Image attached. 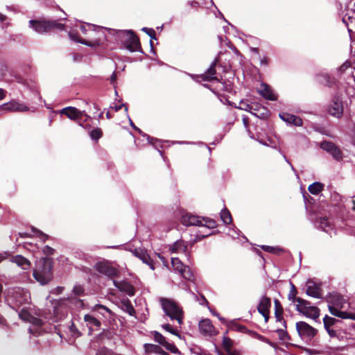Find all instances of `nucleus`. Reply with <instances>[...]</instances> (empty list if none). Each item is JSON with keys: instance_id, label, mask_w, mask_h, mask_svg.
I'll return each mask as SVG.
<instances>
[{"instance_id": "1", "label": "nucleus", "mask_w": 355, "mask_h": 355, "mask_svg": "<svg viewBox=\"0 0 355 355\" xmlns=\"http://www.w3.org/2000/svg\"><path fill=\"white\" fill-rule=\"evenodd\" d=\"M53 260L51 258H42L33 270L34 278L42 285L47 284L53 279Z\"/></svg>"}, {"instance_id": "2", "label": "nucleus", "mask_w": 355, "mask_h": 355, "mask_svg": "<svg viewBox=\"0 0 355 355\" xmlns=\"http://www.w3.org/2000/svg\"><path fill=\"white\" fill-rule=\"evenodd\" d=\"M116 38L130 51H141L139 38L132 31H119Z\"/></svg>"}, {"instance_id": "3", "label": "nucleus", "mask_w": 355, "mask_h": 355, "mask_svg": "<svg viewBox=\"0 0 355 355\" xmlns=\"http://www.w3.org/2000/svg\"><path fill=\"white\" fill-rule=\"evenodd\" d=\"M89 27L93 28L92 33L98 35V36L95 37L94 40H87L85 39H83L80 37L78 33L71 32L69 33V36L70 39L89 47L100 46L102 44L103 40L105 39L104 28L103 27L97 26H89Z\"/></svg>"}, {"instance_id": "4", "label": "nucleus", "mask_w": 355, "mask_h": 355, "mask_svg": "<svg viewBox=\"0 0 355 355\" xmlns=\"http://www.w3.org/2000/svg\"><path fill=\"white\" fill-rule=\"evenodd\" d=\"M29 24L31 27L40 34L47 33L55 30L63 31L65 28V25L58 20L32 19L30 20Z\"/></svg>"}, {"instance_id": "5", "label": "nucleus", "mask_w": 355, "mask_h": 355, "mask_svg": "<svg viewBox=\"0 0 355 355\" xmlns=\"http://www.w3.org/2000/svg\"><path fill=\"white\" fill-rule=\"evenodd\" d=\"M161 303L165 313L171 320H175L179 324L183 322V311L173 300L167 298H162Z\"/></svg>"}, {"instance_id": "6", "label": "nucleus", "mask_w": 355, "mask_h": 355, "mask_svg": "<svg viewBox=\"0 0 355 355\" xmlns=\"http://www.w3.org/2000/svg\"><path fill=\"white\" fill-rule=\"evenodd\" d=\"M299 336L302 339L311 340L318 334V330L304 321H299L295 324Z\"/></svg>"}, {"instance_id": "7", "label": "nucleus", "mask_w": 355, "mask_h": 355, "mask_svg": "<svg viewBox=\"0 0 355 355\" xmlns=\"http://www.w3.org/2000/svg\"><path fill=\"white\" fill-rule=\"evenodd\" d=\"M94 269L110 279L116 277L119 275V270L108 261L97 262L94 266Z\"/></svg>"}, {"instance_id": "8", "label": "nucleus", "mask_w": 355, "mask_h": 355, "mask_svg": "<svg viewBox=\"0 0 355 355\" xmlns=\"http://www.w3.org/2000/svg\"><path fill=\"white\" fill-rule=\"evenodd\" d=\"M60 113L61 114H64L70 119L71 120H73L78 123L79 125L82 127L84 126V121H82L83 116H86L87 118H89V116H88L85 111H80L78 109H77L75 107H67L63 109H62L60 111Z\"/></svg>"}, {"instance_id": "9", "label": "nucleus", "mask_w": 355, "mask_h": 355, "mask_svg": "<svg viewBox=\"0 0 355 355\" xmlns=\"http://www.w3.org/2000/svg\"><path fill=\"white\" fill-rule=\"evenodd\" d=\"M306 304H300L296 305V310L302 313L307 318H312L313 320H316L320 316V309L317 306H311V303L309 301H307Z\"/></svg>"}, {"instance_id": "10", "label": "nucleus", "mask_w": 355, "mask_h": 355, "mask_svg": "<svg viewBox=\"0 0 355 355\" xmlns=\"http://www.w3.org/2000/svg\"><path fill=\"white\" fill-rule=\"evenodd\" d=\"M218 60L216 59L210 65L209 69L202 74L200 75V78L203 81L211 82L216 80L221 83L222 76L218 74L216 72V65L218 64Z\"/></svg>"}, {"instance_id": "11", "label": "nucleus", "mask_w": 355, "mask_h": 355, "mask_svg": "<svg viewBox=\"0 0 355 355\" xmlns=\"http://www.w3.org/2000/svg\"><path fill=\"white\" fill-rule=\"evenodd\" d=\"M320 148L330 153L337 161L343 159V152L334 143L329 141H324L320 143Z\"/></svg>"}, {"instance_id": "12", "label": "nucleus", "mask_w": 355, "mask_h": 355, "mask_svg": "<svg viewBox=\"0 0 355 355\" xmlns=\"http://www.w3.org/2000/svg\"><path fill=\"white\" fill-rule=\"evenodd\" d=\"M271 306L270 298L267 296H263L258 304V312L261 314L266 322H268L270 318V308Z\"/></svg>"}, {"instance_id": "13", "label": "nucleus", "mask_w": 355, "mask_h": 355, "mask_svg": "<svg viewBox=\"0 0 355 355\" xmlns=\"http://www.w3.org/2000/svg\"><path fill=\"white\" fill-rule=\"evenodd\" d=\"M329 113L337 118H340L343 113L342 100L338 96H334L332 103L329 107Z\"/></svg>"}, {"instance_id": "14", "label": "nucleus", "mask_w": 355, "mask_h": 355, "mask_svg": "<svg viewBox=\"0 0 355 355\" xmlns=\"http://www.w3.org/2000/svg\"><path fill=\"white\" fill-rule=\"evenodd\" d=\"M2 110L10 112H26L29 110V107L23 103H20L16 101H11L8 103H3L1 106Z\"/></svg>"}, {"instance_id": "15", "label": "nucleus", "mask_w": 355, "mask_h": 355, "mask_svg": "<svg viewBox=\"0 0 355 355\" xmlns=\"http://www.w3.org/2000/svg\"><path fill=\"white\" fill-rule=\"evenodd\" d=\"M199 329L202 334L205 336H215L217 331L209 319H204L199 322Z\"/></svg>"}, {"instance_id": "16", "label": "nucleus", "mask_w": 355, "mask_h": 355, "mask_svg": "<svg viewBox=\"0 0 355 355\" xmlns=\"http://www.w3.org/2000/svg\"><path fill=\"white\" fill-rule=\"evenodd\" d=\"M322 288L320 285L312 280L309 279L306 282V293L315 298H322Z\"/></svg>"}, {"instance_id": "17", "label": "nucleus", "mask_w": 355, "mask_h": 355, "mask_svg": "<svg viewBox=\"0 0 355 355\" xmlns=\"http://www.w3.org/2000/svg\"><path fill=\"white\" fill-rule=\"evenodd\" d=\"M133 254L141 259L144 263L150 266L152 270L155 269L154 261L148 254L147 250L141 248H136L132 252Z\"/></svg>"}, {"instance_id": "18", "label": "nucleus", "mask_w": 355, "mask_h": 355, "mask_svg": "<svg viewBox=\"0 0 355 355\" xmlns=\"http://www.w3.org/2000/svg\"><path fill=\"white\" fill-rule=\"evenodd\" d=\"M251 110H252L251 114L259 119H265L270 116L269 110L260 103H252V107H251Z\"/></svg>"}, {"instance_id": "19", "label": "nucleus", "mask_w": 355, "mask_h": 355, "mask_svg": "<svg viewBox=\"0 0 355 355\" xmlns=\"http://www.w3.org/2000/svg\"><path fill=\"white\" fill-rule=\"evenodd\" d=\"M279 117L281 119H282L284 121L286 122L288 124H292L295 126L302 125V120L298 116L287 112H282L279 114Z\"/></svg>"}, {"instance_id": "20", "label": "nucleus", "mask_w": 355, "mask_h": 355, "mask_svg": "<svg viewBox=\"0 0 355 355\" xmlns=\"http://www.w3.org/2000/svg\"><path fill=\"white\" fill-rule=\"evenodd\" d=\"M84 321L86 324V326L89 328V334H92V331H94V327L96 330L101 328V321L90 314H85L84 315Z\"/></svg>"}, {"instance_id": "21", "label": "nucleus", "mask_w": 355, "mask_h": 355, "mask_svg": "<svg viewBox=\"0 0 355 355\" xmlns=\"http://www.w3.org/2000/svg\"><path fill=\"white\" fill-rule=\"evenodd\" d=\"M181 222L186 226L197 225L200 226L202 225V220L198 216L192 215L191 214H186L182 216Z\"/></svg>"}, {"instance_id": "22", "label": "nucleus", "mask_w": 355, "mask_h": 355, "mask_svg": "<svg viewBox=\"0 0 355 355\" xmlns=\"http://www.w3.org/2000/svg\"><path fill=\"white\" fill-rule=\"evenodd\" d=\"M114 284L121 291L126 293L130 296L135 295V288L130 283L126 281H114Z\"/></svg>"}, {"instance_id": "23", "label": "nucleus", "mask_w": 355, "mask_h": 355, "mask_svg": "<svg viewBox=\"0 0 355 355\" xmlns=\"http://www.w3.org/2000/svg\"><path fill=\"white\" fill-rule=\"evenodd\" d=\"M229 329L246 334L252 336L254 338H257L259 336L257 332L251 331L248 329L245 326L239 324L236 322H232L229 326Z\"/></svg>"}, {"instance_id": "24", "label": "nucleus", "mask_w": 355, "mask_h": 355, "mask_svg": "<svg viewBox=\"0 0 355 355\" xmlns=\"http://www.w3.org/2000/svg\"><path fill=\"white\" fill-rule=\"evenodd\" d=\"M170 250L171 252L173 253H184L187 256L190 255V253L187 250L186 242L183 240H178L175 241L170 248Z\"/></svg>"}, {"instance_id": "25", "label": "nucleus", "mask_w": 355, "mask_h": 355, "mask_svg": "<svg viewBox=\"0 0 355 355\" xmlns=\"http://www.w3.org/2000/svg\"><path fill=\"white\" fill-rule=\"evenodd\" d=\"M275 317L276 318L277 322H280L283 323V326L285 329H286V322L283 318L284 309L278 300H275Z\"/></svg>"}, {"instance_id": "26", "label": "nucleus", "mask_w": 355, "mask_h": 355, "mask_svg": "<svg viewBox=\"0 0 355 355\" xmlns=\"http://www.w3.org/2000/svg\"><path fill=\"white\" fill-rule=\"evenodd\" d=\"M291 286L290 292L288 295V299L290 301H291L293 303L297 302V304H300L302 303L307 304L306 300H304L300 297H297V288L293 284L291 283Z\"/></svg>"}, {"instance_id": "27", "label": "nucleus", "mask_w": 355, "mask_h": 355, "mask_svg": "<svg viewBox=\"0 0 355 355\" xmlns=\"http://www.w3.org/2000/svg\"><path fill=\"white\" fill-rule=\"evenodd\" d=\"M12 261L24 270H28L31 267V262L21 255H16L12 258Z\"/></svg>"}, {"instance_id": "28", "label": "nucleus", "mask_w": 355, "mask_h": 355, "mask_svg": "<svg viewBox=\"0 0 355 355\" xmlns=\"http://www.w3.org/2000/svg\"><path fill=\"white\" fill-rule=\"evenodd\" d=\"M263 87L260 91L259 94L266 99L270 101L277 100V96L273 94L272 89L270 86L266 84H262Z\"/></svg>"}, {"instance_id": "29", "label": "nucleus", "mask_w": 355, "mask_h": 355, "mask_svg": "<svg viewBox=\"0 0 355 355\" xmlns=\"http://www.w3.org/2000/svg\"><path fill=\"white\" fill-rule=\"evenodd\" d=\"M342 20H343V22L347 27L349 33H353L354 30L355 29V17L354 16L345 15L343 17Z\"/></svg>"}, {"instance_id": "30", "label": "nucleus", "mask_w": 355, "mask_h": 355, "mask_svg": "<svg viewBox=\"0 0 355 355\" xmlns=\"http://www.w3.org/2000/svg\"><path fill=\"white\" fill-rule=\"evenodd\" d=\"M315 223L318 224V227L322 230L324 232H329V229H330V223L328 221V218L327 217L317 218Z\"/></svg>"}, {"instance_id": "31", "label": "nucleus", "mask_w": 355, "mask_h": 355, "mask_svg": "<svg viewBox=\"0 0 355 355\" xmlns=\"http://www.w3.org/2000/svg\"><path fill=\"white\" fill-rule=\"evenodd\" d=\"M324 189V184L319 182H315L308 187L309 191L313 195L319 194Z\"/></svg>"}, {"instance_id": "32", "label": "nucleus", "mask_w": 355, "mask_h": 355, "mask_svg": "<svg viewBox=\"0 0 355 355\" xmlns=\"http://www.w3.org/2000/svg\"><path fill=\"white\" fill-rule=\"evenodd\" d=\"M29 298V295L27 293L23 292V291H21L20 293H16L15 299L17 306L27 303Z\"/></svg>"}, {"instance_id": "33", "label": "nucleus", "mask_w": 355, "mask_h": 355, "mask_svg": "<svg viewBox=\"0 0 355 355\" xmlns=\"http://www.w3.org/2000/svg\"><path fill=\"white\" fill-rule=\"evenodd\" d=\"M220 218L226 225H229L232 222V215L230 214V211L227 208H224L221 211Z\"/></svg>"}, {"instance_id": "34", "label": "nucleus", "mask_w": 355, "mask_h": 355, "mask_svg": "<svg viewBox=\"0 0 355 355\" xmlns=\"http://www.w3.org/2000/svg\"><path fill=\"white\" fill-rule=\"evenodd\" d=\"M144 348L146 353L159 354V352H162L161 347L154 344H145Z\"/></svg>"}, {"instance_id": "35", "label": "nucleus", "mask_w": 355, "mask_h": 355, "mask_svg": "<svg viewBox=\"0 0 355 355\" xmlns=\"http://www.w3.org/2000/svg\"><path fill=\"white\" fill-rule=\"evenodd\" d=\"M261 248L265 252L272 253L275 254H279L283 252L282 248L278 247H272L269 245H261Z\"/></svg>"}, {"instance_id": "36", "label": "nucleus", "mask_w": 355, "mask_h": 355, "mask_svg": "<svg viewBox=\"0 0 355 355\" xmlns=\"http://www.w3.org/2000/svg\"><path fill=\"white\" fill-rule=\"evenodd\" d=\"M180 273L185 279L192 281L194 279L193 273L188 266H185Z\"/></svg>"}, {"instance_id": "37", "label": "nucleus", "mask_w": 355, "mask_h": 355, "mask_svg": "<svg viewBox=\"0 0 355 355\" xmlns=\"http://www.w3.org/2000/svg\"><path fill=\"white\" fill-rule=\"evenodd\" d=\"M90 137L95 141H98L103 137V131L100 128H96L89 132Z\"/></svg>"}, {"instance_id": "38", "label": "nucleus", "mask_w": 355, "mask_h": 355, "mask_svg": "<svg viewBox=\"0 0 355 355\" xmlns=\"http://www.w3.org/2000/svg\"><path fill=\"white\" fill-rule=\"evenodd\" d=\"M204 221L205 223L202 224V226L207 227L209 229H213L217 227V223L215 220L208 218V217H203L202 218V222Z\"/></svg>"}, {"instance_id": "39", "label": "nucleus", "mask_w": 355, "mask_h": 355, "mask_svg": "<svg viewBox=\"0 0 355 355\" xmlns=\"http://www.w3.org/2000/svg\"><path fill=\"white\" fill-rule=\"evenodd\" d=\"M337 321L338 320L336 318L329 317L326 315L323 318V323L325 329L328 330V328H330V327L333 326Z\"/></svg>"}, {"instance_id": "40", "label": "nucleus", "mask_w": 355, "mask_h": 355, "mask_svg": "<svg viewBox=\"0 0 355 355\" xmlns=\"http://www.w3.org/2000/svg\"><path fill=\"white\" fill-rule=\"evenodd\" d=\"M233 341L229 337L224 336L223 340V347L227 352H231L232 348Z\"/></svg>"}, {"instance_id": "41", "label": "nucleus", "mask_w": 355, "mask_h": 355, "mask_svg": "<svg viewBox=\"0 0 355 355\" xmlns=\"http://www.w3.org/2000/svg\"><path fill=\"white\" fill-rule=\"evenodd\" d=\"M171 263L174 268L180 272L183 268L186 266L182 264V263L178 258H173L171 260Z\"/></svg>"}, {"instance_id": "42", "label": "nucleus", "mask_w": 355, "mask_h": 355, "mask_svg": "<svg viewBox=\"0 0 355 355\" xmlns=\"http://www.w3.org/2000/svg\"><path fill=\"white\" fill-rule=\"evenodd\" d=\"M276 332L277 333L281 340H291V336L288 335L285 328L277 329L276 330Z\"/></svg>"}, {"instance_id": "43", "label": "nucleus", "mask_w": 355, "mask_h": 355, "mask_svg": "<svg viewBox=\"0 0 355 355\" xmlns=\"http://www.w3.org/2000/svg\"><path fill=\"white\" fill-rule=\"evenodd\" d=\"M93 311H97L102 314L103 315H104L103 311H105L106 313H112L110 309H109L107 307L102 304H96L93 308Z\"/></svg>"}, {"instance_id": "44", "label": "nucleus", "mask_w": 355, "mask_h": 355, "mask_svg": "<svg viewBox=\"0 0 355 355\" xmlns=\"http://www.w3.org/2000/svg\"><path fill=\"white\" fill-rule=\"evenodd\" d=\"M19 317L24 321L29 322L31 320L32 315L27 310L22 309L19 313Z\"/></svg>"}, {"instance_id": "45", "label": "nucleus", "mask_w": 355, "mask_h": 355, "mask_svg": "<svg viewBox=\"0 0 355 355\" xmlns=\"http://www.w3.org/2000/svg\"><path fill=\"white\" fill-rule=\"evenodd\" d=\"M155 340L162 345V346L166 343V340L165 337H164L158 331H155L153 334Z\"/></svg>"}, {"instance_id": "46", "label": "nucleus", "mask_w": 355, "mask_h": 355, "mask_svg": "<svg viewBox=\"0 0 355 355\" xmlns=\"http://www.w3.org/2000/svg\"><path fill=\"white\" fill-rule=\"evenodd\" d=\"M96 355H114V352L106 347L99 348Z\"/></svg>"}, {"instance_id": "47", "label": "nucleus", "mask_w": 355, "mask_h": 355, "mask_svg": "<svg viewBox=\"0 0 355 355\" xmlns=\"http://www.w3.org/2000/svg\"><path fill=\"white\" fill-rule=\"evenodd\" d=\"M338 318H343V319H352L355 320V313H347L346 311H341L338 313Z\"/></svg>"}, {"instance_id": "48", "label": "nucleus", "mask_w": 355, "mask_h": 355, "mask_svg": "<svg viewBox=\"0 0 355 355\" xmlns=\"http://www.w3.org/2000/svg\"><path fill=\"white\" fill-rule=\"evenodd\" d=\"M167 350L170 351L171 353L177 354L180 353L179 349L173 343H169L167 341L163 345Z\"/></svg>"}, {"instance_id": "49", "label": "nucleus", "mask_w": 355, "mask_h": 355, "mask_svg": "<svg viewBox=\"0 0 355 355\" xmlns=\"http://www.w3.org/2000/svg\"><path fill=\"white\" fill-rule=\"evenodd\" d=\"M69 332L71 333V335L73 337H79L81 336V333L76 327L73 322H71V324L69 326Z\"/></svg>"}, {"instance_id": "50", "label": "nucleus", "mask_w": 355, "mask_h": 355, "mask_svg": "<svg viewBox=\"0 0 355 355\" xmlns=\"http://www.w3.org/2000/svg\"><path fill=\"white\" fill-rule=\"evenodd\" d=\"M114 334L109 330L101 332L97 337L98 340H102L103 338L112 339Z\"/></svg>"}, {"instance_id": "51", "label": "nucleus", "mask_w": 355, "mask_h": 355, "mask_svg": "<svg viewBox=\"0 0 355 355\" xmlns=\"http://www.w3.org/2000/svg\"><path fill=\"white\" fill-rule=\"evenodd\" d=\"M29 322H31L34 327H42L44 324V322L42 319L34 317L33 315L31 317V320H29Z\"/></svg>"}, {"instance_id": "52", "label": "nucleus", "mask_w": 355, "mask_h": 355, "mask_svg": "<svg viewBox=\"0 0 355 355\" xmlns=\"http://www.w3.org/2000/svg\"><path fill=\"white\" fill-rule=\"evenodd\" d=\"M125 307V311L130 315H133L135 313V310L129 300L123 303Z\"/></svg>"}, {"instance_id": "53", "label": "nucleus", "mask_w": 355, "mask_h": 355, "mask_svg": "<svg viewBox=\"0 0 355 355\" xmlns=\"http://www.w3.org/2000/svg\"><path fill=\"white\" fill-rule=\"evenodd\" d=\"M73 292L76 295L82 296L85 293V289L81 285H76L73 288Z\"/></svg>"}, {"instance_id": "54", "label": "nucleus", "mask_w": 355, "mask_h": 355, "mask_svg": "<svg viewBox=\"0 0 355 355\" xmlns=\"http://www.w3.org/2000/svg\"><path fill=\"white\" fill-rule=\"evenodd\" d=\"M162 328L175 336H180L178 331L177 329L172 328V327L169 324H163Z\"/></svg>"}, {"instance_id": "55", "label": "nucleus", "mask_w": 355, "mask_h": 355, "mask_svg": "<svg viewBox=\"0 0 355 355\" xmlns=\"http://www.w3.org/2000/svg\"><path fill=\"white\" fill-rule=\"evenodd\" d=\"M141 31L148 35L151 39H156V33L154 29L144 27L141 29Z\"/></svg>"}, {"instance_id": "56", "label": "nucleus", "mask_w": 355, "mask_h": 355, "mask_svg": "<svg viewBox=\"0 0 355 355\" xmlns=\"http://www.w3.org/2000/svg\"><path fill=\"white\" fill-rule=\"evenodd\" d=\"M70 303L74 304L77 307L82 308L84 306L83 301L78 298H70L69 299Z\"/></svg>"}, {"instance_id": "57", "label": "nucleus", "mask_w": 355, "mask_h": 355, "mask_svg": "<svg viewBox=\"0 0 355 355\" xmlns=\"http://www.w3.org/2000/svg\"><path fill=\"white\" fill-rule=\"evenodd\" d=\"M240 104L241 105V106L239 107L240 109L249 112L250 113L252 112V110H251V107H252V103L248 104L243 102H241Z\"/></svg>"}, {"instance_id": "58", "label": "nucleus", "mask_w": 355, "mask_h": 355, "mask_svg": "<svg viewBox=\"0 0 355 355\" xmlns=\"http://www.w3.org/2000/svg\"><path fill=\"white\" fill-rule=\"evenodd\" d=\"M55 250L49 245H46L43 248V253L47 256L53 254Z\"/></svg>"}, {"instance_id": "59", "label": "nucleus", "mask_w": 355, "mask_h": 355, "mask_svg": "<svg viewBox=\"0 0 355 355\" xmlns=\"http://www.w3.org/2000/svg\"><path fill=\"white\" fill-rule=\"evenodd\" d=\"M351 67V62L349 61H345L340 67L339 71L341 73L345 72L347 69Z\"/></svg>"}, {"instance_id": "60", "label": "nucleus", "mask_w": 355, "mask_h": 355, "mask_svg": "<svg viewBox=\"0 0 355 355\" xmlns=\"http://www.w3.org/2000/svg\"><path fill=\"white\" fill-rule=\"evenodd\" d=\"M89 26H94L93 24H88L87 25V27L89 28V35H88V38L89 40H94L95 37H96L98 36V35L95 34V33H92V28L89 27Z\"/></svg>"}, {"instance_id": "61", "label": "nucleus", "mask_w": 355, "mask_h": 355, "mask_svg": "<svg viewBox=\"0 0 355 355\" xmlns=\"http://www.w3.org/2000/svg\"><path fill=\"white\" fill-rule=\"evenodd\" d=\"M329 311L331 315H335L336 317H338V313L340 312V311H338L334 306H329Z\"/></svg>"}, {"instance_id": "62", "label": "nucleus", "mask_w": 355, "mask_h": 355, "mask_svg": "<svg viewBox=\"0 0 355 355\" xmlns=\"http://www.w3.org/2000/svg\"><path fill=\"white\" fill-rule=\"evenodd\" d=\"M40 329H41V327H35L33 328L30 327L28 329V331L31 334L37 336V334H39L40 333V331H41Z\"/></svg>"}, {"instance_id": "63", "label": "nucleus", "mask_w": 355, "mask_h": 355, "mask_svg": "<svg viewBox=\"0 0 355 355\" xmlns=\"http://www.w3.org/2000/svg\"><path fill=\"white\" fill-rule=\"evenodd\" d=\"M260 62L261 64L268 66L270 62V59L267 56L263 58L259 57Z\"/></svg>"}, {"instance_id": "64", "label": "nucleus", "mask_w": 355, "mask_h": 355, "mask_svg": "<svg viewBox=\"0 0 355 355\" xmlns=\"http://www.w3.org/2000/svg\"><path fill=\"white\" fill-rule=\"evenodd\" d=\"M242 121H243V123L245 128L247 130H248L249 129V123H250L249 118L247 116H244L242 118Z\"/></svg>"}]
</instances>
